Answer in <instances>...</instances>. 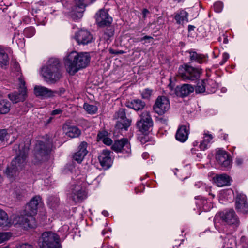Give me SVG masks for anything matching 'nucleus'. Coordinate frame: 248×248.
Listing matches in <instances>:
<instances>
[{"label": "nucleus", "mask_w": 248, "mask_h": 248, "mask_svg": "<svg viewBox=\"0 0 248 248\" xmlns=\"http://www.w3.org/2000/svg\"><path fill=\"white\" fill-rule=\"evenodd\" d=\"M13 150L16 151V156L12 160L11 166L6 169L5 174L9 178L16 176L17 172L22 170L25 166L29 150V143L21 142L15 145Z\"/></svg>", "instance_id": "obj_1"}, {"label": "nucleus", "mask_w": 248, "mask_h": 248, "mask_svg": "<svg viewBox=\"0 0 248 248\" xmlns=\"http://www.w3.org/2000/svg\"><path fill=\"white\" fill-rule=\"evenodd\" d=\"M90 57L87 53L70 52L64 60L67 71L72 75L79 70L85 68L90 62Z\"/></svg>", "instance_id": "obj_2"}, {"label": "nucleus", "mask_w": 248, "mask_h": 248, "mask_svg": "<svg viewBox=\"0 0 248 248\" xmlns=\"http://www.w3.org/2000/svg\"><path fill=\"white\" fill-rule=\"evenodd\" d=\"M42 75L45 81L49 83H55L62 77L60 62L57 58H51L42 69Z\"/></svg>", "instance_id": "obj_3"}, {"label": "nucleus", "mask_w": 248, "mask_h": 248, "mask_svg": "<svg viewBox=\"0 0 248 248\" xmlns=\"http://www.w3.org/2000/svg\"><path fill=\"white\" fill-rule=\"evenodd\" d=\"M59 240V237L56 233L45 232L39 239L38 245L40 248H61Z\"/></svg>", "instance_id": "obj_4"}, {"label": "nucleus", "mask_w": 248, "mask_h": 248, "mask_svg": "<svg viewBox=\"0 0 248 248\" xmlns=\"http://www.w3.org/2000/svg\"><path fill=\"white\" fill-rule=\"evenodd\" d=\"M201 74L199 69L187 64L180 66L178 71V76L185 81L197 80Z\"/></svg>", "instance_id": "obj_5"}, {"label": "nucleus", "mask_w": 248, "mask_h": 248, "mask_svg": "<svg viewBox=\"0 0 248 248\" xmlns=\"http://www.w3.org/2000/svg\"><path fill=\"white\" fill-rule=\"evenodd\" d=\"M62 3L68 11L66 12L69 16L74 20L80 19L82 17V14L85 11L86 5L83 2V1H77V2L73 6H71L67 1H64Z\"/></svg>", "instance_id": "obj_6"}, {"label": "nucleus", "mask_w": 248, "mask_h": 248, "mask_svg": "<svg viewBox=\"0 0 248 248\" xmlns=\"http://www.w3.org/2000/svg\"><path fill=\"white\" fill-rule=\"evenodd\" d=\"M15 226L22 227L25 229L29 228H34L36 226L35 218L33 217L26 214L25 215H17L13 218L12 224Z\"/></svg>", "instance_id": "obj_7"}, {"label": "nucleus", "mask_w": 248, "mask_h": 248, "mask_svg": "<svg viewBox=\"0 0 248 248\" xmlns=\"http://www.w3.org/2000/svg\"><path fill=\"white\" fill-rule=\"evenodd\" d=\"M140 120L136 123L137 128L142 133L149 131L153 126V121L150 112L148 111L142 112L140 115Z\"/></svg>", "instance_id": "obj_8"}, {"label": "nucleus", "mask_w": 248, "mask_h": 248, "mask_svg": "<svg viewBox=\"0 0 248 248\" xmlns=\"http://www.w3.org/2000/svg\"><path fill=\"white\" fill-rule=\"evenodd\" d=\"M50 152L49 145L46 144L43 141H38L34 148L35 163L47 159Z\"/></svg>", "instance_id": "obj_9"}, {"label": "nucleus", "mask_w": 248, "mask_h": 248, "mask_svg": "<svg viewBox=\"0 0 248 248\" xmlns=\"http://www.w3.org/2000/svg\"><path fill=\"white\" fill-rule=\"evenodd\" d=\"M18 81V91L8 94L9 98L15 103L20 101H23L27 96V88L25 86V82L22 76L19 77Z\"/></svg>", "instance_id": "obj_10"}, {"label": "nucleus", "mask_w": 248, "mask_h": 248, "mask_svg": "<svg viewBox=\"0 0 248 248\" xmlns=\"http://www.w3.org/2000/svg\"><path fill=\"white\" fill-rule=\"evenodd\" d=\"M125 110V108H120L113 115V118L118 120L116 127L126 130L131 125V120L126 118Z\"/></svg>", "instance_id": "obj_11"}, {"label": "nucleus", "mask_w": 248, "mask_h": 248, "mask_svg": "<svg viewBox=\"0 0 248 248\" xmlns=\"http://www.w3.org/2000/svg\"><path fill=\"white\" fill-rule=\"evenodd\" d=\"M170 108L169 99L165 96H158L153 106L155 112L159 115L165 113Z\"/></svg>", "instance_id": "obj_12"}, {"label": "nucleus", "mask_w": 248, "mask_h": 248, "mask_svg": "<svg viewBox=\"0 0 248 248\" xmlns=\"http://www.w3.org/2000/svg\"><path fill=\"white\" fill-rule=\"evenodd\" d=\"M220 218L222 221L230 225L238 227L239 220L235 211L233 209L225 210L219 213Z\"/></svg>", "instance_id": "obj_13"}, {"label": "nucleus", "mask_w": 248, "mask_h": 248, "mask_svg": "<svg viewBox=\"0 0 248 248\" xmlns=\"http://www.w3.org/2000/svg\"><path fill=\"white\" fill-rule=\"evenodd\" d=\"M43 204L42 199L40 196L33 197L26 205L25 212L26 214L33 217L38 211V209Z\"/></svg>", "instance_id": "obj_14"}, {"label": "nucleus", "mask_w": 248, "mask_h": 248, "mask_svg": "<svg viewBox=\"0 0 248 248\" xmlns=\"http://www.w3.org/2000/svg\"><path fill=\"white\" fill-rule=\"evenodd\" d=\"M86 197L87 193L80 186H72L71 193L69 195V198L74 202H80Z\"/></svg>", "instance_id": "obj_15"}, {"label": "nucleus", "mask_w": 248, "mask_h": 248, "mask_svg": "<svg viewBox=\"0 0 248 248\" xmlns=\"http://www.w3.org/2000/svg\"><path fill=\"white\" fill-rule=\"evenodd\" d=\"M95 18L97 25L100 27H105L111 25L112 18L108 12L104 9H100L95 15Z\"/></svg>", "instance_id": "obj_16"}, {"label": "nucleus", "mask_w": 248, "mask_h": 248, "mask_svg": "<svg viewBox=\"0 0 248 248\" xmlns=\"http://www.w3.org/2000/svg\"><path fill=\"white\" fill-rule=\"evenodd\" d=\"M216 159L222 167L230 168L232 162L231 156L225 150H218L216 154Z\"/></svg>", "instance_id": "obj_17"}, {"label": "nucleus", "mask_w": 248, "mask_h": 248, "mask_svg": "<svg viewBox=\"0 0 248 248\" xmlns=\"http://www.w3.org/2000/svg\"><path fill=\"white\" fill-rule=\"evenodd\" d=\"M112 149L116 152L129 153L131 152L130 144L126 138L115 141L112 146Z\"/></svg>", "instance_id": "obj_18"}, {"label": "nucleus", "mask_w": 248, "mask_h": 248, "mask_svg": "<svg viewBox=\"0 0 248 248\" xmlns=\"http://www.w3.org/2000/svg\"><path fill=\"white\" fill-rule=\"evenodd\" d=\"M75 38L78 44L87 45L92 42L93 37L91 33L86 30H80L75 36Z\"/></svg>", "instance_id": "obj_19"}, {"label": "nucleus", "mask_w": 248, "mask_h": 248, "mask_svg": "<svg viewBox=\"0 0 248 248\" xmlns=\"http://www.w3.org/2000/svg\"><path fill=\"white\" fill-rule=\"evenodd\" d=\"M235 206L237 212L243 214H246L248 212V204L245 195L239 194L237 195L235 200Z\"/></svg>", "instance_id": "obj_20"}, {"label": "nucleus", "mask_w": 248, "mask_h": 248, "mask_svg": "<svg viewBox=\"0 0 248 248\" xmlns=\"http://www.w3.org/2000/svg\"><path fill=\"white\" fill-rule=\"evenodd\" d=\"M194 91V87L188 84H184L181 86H177L175 89L176 95L182 97L187 96Z\"/></svg>", "instance_id": "obj_21"}, {"label": "nucleus", "mask_w": 248, "mask_h": 248, "mask_svg": "<svg viewBox=\"0 0 248 248\" xmlns=\"http://www.w3.org/2000/svg\"><path fill=\"white\" fill-rule=\"evenodd\" d=\"M110 152L109 151L104 150L98 156L100 165L105 169H108L111 165V158L110 156Z\"/></svg>", "instance_id": "obj_22"}, {"label": "nucleus", "mask_w": 248, "mask_h": 248, "mask_svg": "<svg viewBox=\"0 0 248 248\" xmlns=\"http://www.w3.org/2000/svg\"><path fill=\"white\" fill-rule=\"evenodd\" d=\"M63 130L65 134L71 138L78 137L81 134L80 130L75 126L65 124L63 126Z\"/></svg>", "instance_id": "obj_23"}, {"label": "nucleus", "mask_w": 248, "mask_h": 248, "mask_svg": "<svg viewBox=\"0 0 248 248\" xmlns=\"http://www.w3.org/2000/svg\"><path fill=\"white\" fill-rule=\"evenodd\" d=\"M34 93L36 96H43L45 98L53 96L54 92L50 89L43 86H35Z\"/></svg>", "instance_id": "obj_24"}, {"label": "nucleus", "mask_w": 248, "mask_h": 248, "mask_svg": "<svg viewBox=\"0 0 248 248\" xmlns=\"http://www.w3.org/2000/svg\"><path fill=\"white\" fill-rule=\"evenodd\" d=\"M145 102L140 99H133L131 101L126 102V106L129 108L133 109L136 111L142 110L145 107Z\"/></svg>", "instance_id": "obj_25"}, {"label": "nucleus", "mask_w": 248, "mask_h": 248, "mask_svg": "<svg viewBox=\"0 0 248 248\" xmlns=\"http://www.w3.org/2000/svg\"><path fill=\"white\" fill-rule=\"evenodd\" d=\"M189 58L191 62H195L199 63H206L208 61V56L202 54L198 53L195 51H189Z\"/></svg>", "instance_id": "obj_26"}, {"label": "nucleus", "mask_w": 248, "mask_h": 248, "mask_svg": "<svg viewBox=\"0 0 248 248\" xmlns=\"http://www.w3.org/2000/svg\"><path fill=\"white\" fill-rule=\"evenodd\" d=\"M188 136V130L186 126L182 125L178 129L175 137L177 140L184 142L186 140Z\"/></svg>", "instance_id": "obj_27"}, {"label": "nucleus", "mask_w": 248, "mask_h": 248, "mask_svg": "<svg viewBox=\"0 0 248 248\" xmlns=\"http://www.w3.org/2000/svg\"><path fill=\"white\" fill-rule=\"evenodd\" d=\"M214 181L217 186L222 187L229 185L230 177L225 174L217 175L214 177Z\"/></svg>", "instance_id": "obj_28"}, {"label": "nucleus", "mask_w": 248, "mask_h": 248, "mask_svg": "<svg viewBox=\"0 0 248 248\" xmlns=\"http://www.w3.org/2000/svg\"><path fill=\"white\" fill-rule=\"evenodd\" d=\"M213 139V136L212 134L208 133H204L203 134V140L199 145V148L201 150L204 151L207 149L209 147Z\"/></svg>", "instance_id": "obj_29"}, {"label": "nucleus", "mask_w": 248, "mask_h": 248, "mask_svg": "<svg viewBox=\"0 0 248 248\" xmlns=\"http://www.w3.org/2000/svg\"><path fill=\"white\" fill-rule=\"evenodd\" d=\"M11 225L12 222L8 218L7 214L4 211L0 209V227H10Z\"/></svg>", "instance_id": "obj_30"}, {"label": "nucleus", "mask_w": 248, "mask_h": 248, "mask_svg": "<svg viewBox=\"0 0 248 248\" xmlns=\"http://www.w3.org/2000/svg\"><path fill=\"white\" fill-rule=\"evenodd\" d=\"M188 14L187 12L181 11L176 14L175 19L176 23L179 24H183L184 21L188 22Z\"/></svg>", "instance_id": "obj_31"}, {"label": "nucleus", "mask_w": 248, "mask_h": 248, "mask_svg": "<svg viewBox=\"0 0 248 248\" xmlns=\"http://www.w3.org/2000/svg\"><path fill=\"white\" fill-rule=\"evenodd\" d=\"M106 28L103 31L102 38L105 40H108L114 34V30L113 27L108 25L106 26Z\"/></svg>", "instance_id": "obj_32"}, {"label": "nucleus", "mask_w": 248, "mask_h": 248, "mask_svg": "<svg viewBox=\"0 0 248 248\" xmlns=\"http://www.w3.org/2000/svg\"><path fill=\"white\" fill-rule=\"evenodd\" d=\"M11 107V103L6 100H2L0 101V114L7 113Z\"/></svg>", "instance_id": "obj_33"}, {"label": "nucleus", "mask_w": 248, "mask_h": 248, "mask_svg": "<svg viewBox=\"0 0 248 248\" xmlns=\"http://www.w3.org/2000/svg\"><path fill=\"white\" fill-rule=\"evenodd\" d=\"M8 63L9 58L8 54L2 48L0 47V66L6 65Z\"/></svg>", "instance_id": "obj_34"}, {"label": "nucleus", "mask_w": 248, "mask_h": 248, "mask_svg": "<svg viewBox=\"0 0 248 248\" xmlns=\"http://www.w3.org/2000/svg\"><path fill=\"white\" fill-rule=\"evenodd\" d=\"M206 90V79L199 81L195 87V93H202Z\"/></svg>", "instance_id": "obj_35"}, {"label": "nucleus", "mask_w": 248, "mask_h": 248, "mask_svg": "<svg viewBox=\"0 0 248 248\" xmlns=\"http://www.w3.org/2000/svg\"><path fill=\"white\" fill-rule=\"evenodd\" d=\"M48 204L52 209H56L59 206V199L56 197H50L48 198Z\"/></svg>", "instance_id": "obj_36"}, {"label": "nucleus", "mask_w": 248, "mask_h": 248, "mask_svg": "<svg viewBox=\"0 0 248 248\" xmlns=\"http://www.w3.org/2000/svg\"><path fill=\"white\" fill-rule=\"evenodd\" d=\"M83 108L84 109L90 114H95L98 108L93 105H90L87 103H85L83 105Z\"/></svg>", "instance_id": "obj_37"}, {"label": "nucleus", "mask_w": 248, "mask_h": 248, "mask_svg": "<svg viewBox=\"0 0 248 248\" xmlns=\"http://www.w3.org/2000/svg\"><path fill=\"white\" fill-rule=\"evenodd\" d=\"M206 87L208 92H214L217 88L216 83L212 79H206Z\"/></svg>", "instance_id": "obj_38"}, {"label": "nucleus", "mask_w": 248, "mask_h": 248, "mask_svg": "<svg viewBox=\"0 0 248 248\" xmlns=\"http://www.w3.org/2000/svg\"><path fill=\"white\" fill-rule=\"evenodd\" d=\"M87 142L85 141L82 142L79 145L77 152L80 153L81 155L86 156L88 152L87 150Z\"/></svg>", "instance_id": "obj_39"}, {"label": "nucleus", "mask_w": 248, "mask_h": 248, "mask_svg": "<svg viewBox=\"0 0 248 248\" xmlns=\"http://www.w3.org/2000/svg\"><path fill=\"white\" fill-rule=\"evenodd\" d=\"M10 137V134L7 133L6 129H0V140L1 142L7 141Z\"/></svg>", "instance_id": "obj_40"}, {"label": "nucleus", "mask_w": 248, "mask_h": 248, "mask_svg": "<svg viewBox=\"0 0 248 248\" xmlns=\"http://www.w3.org/2000/svg\"><path fill=\"white\" fill-rule=\"evenodd\" d=\"M23 33L27 37L30 38L33 36L35 33V30L32 27H29L24 29Z\"/></svg>", "instance_id": "obj_41"}, {"label": "nucleus", "mask_w": 248, "mask_h": 248, "mask_svg": "<svg viewBox=\"0 0 248 248\" xmlns=\"http://www.w3.org/2000/svg\"><path fill=\"white\" fill-rule=\"evenodd\" d=\"M85 156L81 155L78 152H76L73 155V158L74 160L76 161L78 163H80L84 158Z\"/></svg>", "instance_id": "obj_42"}, {"label": "nucleus", "mask_w": 248, "mask_h": 248, "mask_svg": "<svg viewBox=\"0 0 248 248\" xmlns=\"http://www.w3.org/2000/svg\"><path fill=\"white\" fill-rule=\"evenodd\" d=\"M223 7V3L221 1H217L214 4V8L216 12H220Z\"/></svg>", "instance_id": "obj_43"}, {"label": "nucleus", "mask_w": 248, "mask_h": 248, "mask_svg": "<svg viewBox=\"0 0 248 248\" xmlns=\"http://www.w3.org/2000/svg\"><path fill=\"white\" fill-rule=\"evenodd\" d=\"M152 93V90L149 89H145L141 93V96L143 99H149Z\"/></svg>", "instance_id": "obj_44"}, {"label": "nucleus", "mask_w": 248, "mask_h": 248, "mask_svg": "<svg viewBox=\"0 0 248 248\" xmlns=\"http://www.w3.org/2000/svg\"><path fill=\"white\" fill-rule=\"evenodd\" d=\"M11 234L9 232H0V243L8 240Z\"/></svg>", "instance_id": "obj_45"}, {"label": "nucleus", "mask_w": 248, "mask_h": 248, "mask_svg": "<svg viewBox=\"0 0 248 248\" xmlns=\"http://www.w3.org/2000/svg\"><path fill=\"white\" fill-rule=\"evenodd\" d=\"M108 133L106 131H100L97 134V140L102 141L104 139L108 136Z\"/></svg>", "instance_id": "obj_46"}, {"label": "nucleus", "mask_w": 248, "mask_h": 248, "mask_svg": "<svg viewBox=\"0 0 248 248\" xmlns=\"http://www.w3.org/2000/svg\"><path fill=\"white\" fill-rule=\"evenodd\" d=\"M229 58V55L226 52L224 53L222 55V59L219 63L220 65H223L227 61Z\"/></svg>", "instance_id": "obj_47"}, {"label": "nucleus", "mask_w": 248, "mask_h": 248, "mask_svg": "<svg viewBox=\"0 0 248 248\" xmlns=\"http://www.w3.org/2000/svg\"><path fill=\"white\" fill-rule=\"evenodd\" d=\"M200 202H202V208L203 210L207 211L209 209V207L207 200L206 199H202Z\"/></svg>", "instance_id": "obj_48"}, {"label": "nucleus", "mask_w": 248, "mask_h": 248, "mask_svg": "<svg viewBox=\"0 0 248 248\" xmlns=\"http://www.w3.org/2000/svg\"><path fill=\"white\" fill-rule=\"evenodd\" d=\"M102 141L105 144L107 145H110L112 143V140L108 136L104 139Z\"/></svg>", "instance_id": "obj_49"}, {"label": "nucleus", "mask_w": 248, "mask_h": 248, "mask_svg": "<svg viewBox=\"0 0 248 248\" xmlns=\"http://www.w3.org/2000/svg\"><path fill=\"white\" fill-rule=\"evenodd\" d=\"M17 248H33L32 245L28 244V243H23L20 245H19Z\"/></svg>", "instance_id": "obj_50"}, {"label": "nucleus", "mask_w": 248, "mask_h": 248, "mask_svg": "<svg viewBox=\"0 0 248 248\" xmlns=\"http://www.w3.org/2000/svg\"><path fill=\"white\" fill-rule=\"evenodd\" d=\"M244 162V159L241 157H237L235 158V163L237 166H241Z\"/></svg>", "instance_id": "obj_51"}, {"label": "nucleus", "mask_w": 248, "mask_h": 248, "mask_svg": "<svg viewBox=\"0 0 248 248\" xmlns=\"http://www.w3.org/2000/svg\"><path fill=\"white\" fill-rule=\"evenodd\" d=\"M54 92V93H57L60 95H62L65 92V90L63 88H61L57 91H53Z\"/></svg>", "instance_id": "obj_52"}, {"label": "nucleus", "mask_w": 248, "mask_h": 248, "mask_svg": "<svg viewBox=\"0 0 248 248\" xmlns=\"http://www.w3.org/2000/svg\"><path fill=\"white\" fill-rule=\"evenodd\" d=\"M62 111L61 109H57L53 110L51 112V115H58L60 114H61L62 113Z\"/></svg>", "instance_id": "obj_53"}, {"label": "nucleus", "mask_w": 248, "mask_h": 248, "mask_svg": "<svg viewBox=\"0 0 248 248\" xmlns=\"http://www.w3.org/2000/svg\"><path fill=\"white\" fill-rule=\"evenodd\" d=\"M0 9H2L3 11L7 9L8 5H6V3L4 2V1H0Z\"/></svg>", "instance_id": "obj_54"}, {"label": "nucleus", "mask_w": 248, "mask_h": 248, "mask_svg": "<svg viewBox=\"0 0 248 248\" xmlns=\"http://www.w3.org/2000/svg\"><path fill=\"white\" fill-rule=\"evenodd\" d=\"M149 13V12L147 9H143V10L142 11L143 17L144 18H145L147 15Z\"/></svg>", "instance_id": "obj_55"}, {"label": "nucleus", "mask_w": 248, "mask_h": 248, "mask_svg": "<svg viewBox=\"0 0 248 248\" xmlns=\"http://www.w3.org/2000/svg\"><path fill=\"white\" fill-rule=\"evenodd\" d=\"M153 37H151V36H147V35H146L145 36H144L143 37L141 38V39H140V41H143V40H151V39H153Z\"/></svg>", "instance_id": "obj_56"}, {"label": "nucleus", "mask_w": 248, "mask_h": 248, "mask_svg": "<svg viewBox=\"0 0 248 248\" xmlns=\"http://www.w3.org/2000/svg\"><path fill=\"white\" fill-rule=\"evenodd\" d=\"M109 52L110 54L118 55V51L115 50L113 49H112V48L109 49Z\"/></svg>", "instance_id": "obj_57"}, {"label": "nucleus", "mask_w": 248, "mask_h": 248, "mask_svg": "<svg viewBox=\"0 0 248 248\" xmlns=\"http://www.w3.org/2000/svg\"><path fill=\"white\" fill-rule=\"evenodd\" d=\"M195 27L193 25H189L188 26V30L189 31L194 30Z\"/></svg>", "instance_id": "obj_58"}, {"label": "nucleus", "mask_w": 248, "mask_h": 248, "mask_svg": "<svg viewBox=\"0 0 248 248\" xmlns=\"http://www.w3.org/2000/svg\"><path fill=\"white\" fill-rule=\"evenodd\" d=\"M52 119H53V117H49L47 120H46V124H49L51 122Z\"/></svg>", "instance_id": "obj_59"}, {"label": "nucleus", "mask_w": 248, "mask_h": 248, "mask_svg": "<svg viewBox=\"0 0 248 248\" xmlns=\"http://www.w3.org/2000/svg\"><path fill=\"white\" fill-rule=\"evenodd\" d=\"M102 214L106 217H107L108 215V212L106 211H103L102 212Z\"/></svg>", "instance_id": "obj_60"}, {"label": "nucleus", "mask_w": 248, "mask_h": 248, "mask_svg": "<svg viewBox=\"0 0 248 248\" xmlns=\"http://www.w3.org/2000/svg\"><path fill=\"white\" fill-rule=\"evenodd\" d=\"M124 52L123 50L118 51V54H124Z\"/></svg>", "instance_id": "obj_61"}, {"label": "nucleus", "mask_w": 248, "mask_h": 248, "mask_svg": "<svg viewBox=\"0 0 248 248\" xmlns=\"http://www.w3.org/2000/svg\"><path fill=\"white\" fill-rule=\"evenodd\" d=\"M228 42V40L225 38L224 40V43H227Z\"/></svg>", "instance_id": "obj_62"}, {"label": "nucleus", "mask_w": 248, "mask_h": 248, "mask_svg": "<svg viewBox=\"0 0 248 248\" xmlns=\"http://www.w3.org/2000/svg\"><path fill=\"white\" fill-rule=\"evenodd\" d=\"M209 194H210V195H211L212 196V197H215V195H213V194H211V193H209Z\"/></svg>", "instance_id": "obj_63"}, {"label": "nucleus", "mask_w": 248, "mask_h": 248, "mask_svg": "<svg viewBox=\"0 0 248 248\" xmlns=\"http://www.w3.org/2000/svg\"><path fill=\"white\" fill-rule=\"evenodd\" d=\"M14 140H13L12 141H11L10 142V143H12V142H13V141H14Z\"/></svg>", "instance_id": "obj_64"}]
</instances>
